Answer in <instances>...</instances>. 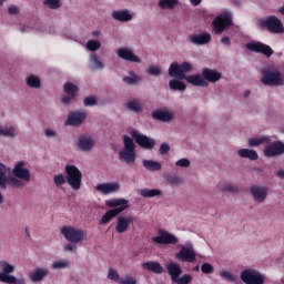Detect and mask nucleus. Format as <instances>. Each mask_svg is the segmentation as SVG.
Masks as SVG:
<instances>
[{
	"label": "nucleus",
	"instance_id": "nucleus-38",
	"mask_svg": "<svg viewBox=\"0 0 284 284\" xmlns=\"http://www.w3.org/2000/svg\"><path fill=\"white\" fill-rule=\"evenodd\" d=\"M142 163L150 172H159L162 168L159 162L152 160H143Z\"/></svg>",
	"mask_w": 284,
	"mask_h": 284
},
{
	"label": "nucleus",
	"instance_id": "nucleus-2",
	"mask_svg": "<svg viewBox=\"0 0 284 284\" xmlns=\"http://www.w3.org/2000/svg\"><path fill=\"white\" fill-rule=\"evenodd\" d=\"M0 283L7 284H26V278H17L14 275V265L7 261H0Z\"/></svg>",
	"mask_w": 284,
	"mask_h": 284
},
{
	"label": "nucleus",
	"instance_id": "nucleus-37",
	"mask_svg": "<svg viewBox=\"0 0 284 284\" xmlns=\"http://www.w3.org/2000/svg\"><path fill=\"white\" fill-rule=\"evenodd\" d=\"M6 174H8V169L0 163V187H6ZM1 203H3V195L0 193V205Z\"/></svg>",
	"mask_w": 284,
	"mask_h": 284
},
{
	"label": "nucleus",
	"instance_id": "nucleus-50",
	"mask_svg": "<svg viewBox=\"0 0 284 284\" xmlns=\"http://www.w3.org/2000/svg\"><path fill=\"white\" fill-rule=\"evenodd\" d=\"M165 180L168 181V183H171V185H179V183H181V178H179L178 175L169 174L165 176Z\"/></svg>",
	"mask_w": 284,
	"mask_h": 284
},
{
	"label": "nucleus",
	"instance_id": "nucleus-36",
	"mask_svg": "<svg viewBox=\"0 0 284 284\" xmlns=\"http://www.w3.org/2000/svg\"><path fill=\"white\" fill-rule=\"evenodd\" d=\"M169 88L170 90L180 92H185V90H187V85H185V82H182L180 80H171L169 82Z\"/></svg>",
	"mask_w": 284,
	"mask_h": 284
},
{
	"label": "nucleus",
	"instance_id": "nucleus-64",
	"mask_svg": "<svg viewBox=\"0 0 284 284\" xmlns=\"http://www.w3.org/2000/svg\"><path fill=\"white\" fill-rule=\"evenodd\" d=\"M221 44L222 45H232V41L230 40V37H223L222 39H221Z\"/></svg>",
	"mask_w": 284,
	"mask_h": 284
},
{
	"label": "nucleus",
	"instance_id": "nucleus-34",
	"mask_svg": "<svg viewBox=\"0 0 284 284\" xmlns=\"http://www.w3.org/2000/svg\"><path fill=\"white\" fill-rule=\"evenodd\" d=\"M163 192L159 189H142L140 190V195L143 199H154V196H161Z\"/></svg>",
	"mask_w": 284,
	"mask_h": 284
},
{
	"label": "nucleus",
	"instance_id": "nucleus-19",
	"mask_svg": "<svg viewBox=\"0 0 284 284\" xmlns=\"http://www.w3.org/2000/svg\"><path fill=\"white\" fill-rule=\"evenodd\" d=\"M87 116L88 115L85 114V112H73L69 114L65 121V125H72L73 128H79V125H81V123L85 121Z\"/></svg>",
	"mask_w": 284,
	"mask_h": 284
},
{
	"label": "nucleus",
	"instance_id": "nucleus-52",
	"mask_svg": "<svg viewBox=\"0 0 284 284\" xmlns=\"http://www.w3.org/2000/svg\"><path fill=\"white\" fill-rule=\"evenodd\" d=\"M148 72L152 75V77H160L161 75V67H154V65H150L148 68Z\"/></svg>",
	"mask_w": 284,
	"mask_h": 284
},
{
	"label": "nucleus",
	"instance_id": "nucleus-47",
	"mask_svg": "<svg viewBox=\"0 0 284 284\" xmlns=\"http://www.w3.org/2000/svg\"><path fill=\"white\" fill-rule=\"evenodd\" d=\"M173 283H176V284H190V283H192V275L184 274L182 277H178L176 281H174Z\"/></svg>",
	"mask_w": 284,
	"mask_h": 284
},
{
	"label": "nucleus",
	"instance_id": "nucleus-40",
	"mask_svg": "<svg viewBox=\"0 0 284 284\" xmlns=\"http://www.w3.org/2000/svg\"><path fill=\"white\" fill-rule=\"evenodd\" d=\"M126 109L131 112H135V114H139L143 109L141 108V102L139 100L134 99L126 102Z\"/></svg>",
	"mask_w": 284,
	"mask_h": 284
},
{
	"label": "nucleus",
	"instance_id": "nucleus-31",
	"mask_svg": "<svg viewBox=\"0 0 284 284\" xmlns=\"http://www.w3.org/2000/svg\"><path fill=\"white\" fill-rule=\"evenodd\" d=\"M239 156L242 159H250V161H258V153L250 149H240L237 151Z\"/></svg>",
	"mask_w": 284,
	"mask_h": 284
},
{
	"label": "nucleus",
	"instance_id": "nucleus-63",
	"mask_svg": "<svg viewBox=\"0 0 284 284\" xmlns=\"http://www.w3.org/2000/svg\"><path fill=\"white\" fill-rule=\"evenodd\" d=\"M9 14H17L19 12V7L12 4L8 8Z\"/></svg>",
	"mask_w": 284,
	"mask_h": 284
},
{
	"label": "nucleus",
	"instance_id": "nucleus-24",
	"mask_svg": "<svg viewBox=\"0 0 284 284\" xmlns=\"http://www.w3.org/2000/svg\"><path fill=\"white\" fill-rule=\"evenodd\" d=\"M95 190L101 194H112V192H119V183H100L95 186Z\"/></svg>",
	"mask_w": 284,
	"mask_h": 284
},
{
	"label": "nucleus",
	"instance_id": "nucleus-57",
	"mask_svg": "<svg viewBox=\"0 0 284 284\" xmlns=\"http://www.w3.org/2000/svg\"><path fill=\"white\" fill-rule=\"evenodd\" d=\"M123 81H124V83H128L129 85H134V83H139V81H141V79H139V77H136V75H133V78L124 77Z\"/></svg>",
	"mask_w": 284,
	"mask_h": 284
},
{
	"label": "nucleus",
	"instance_id": "nucleus-29",
	"mask_svg": "<svg viewBox=\"0 0 284 284\" xmlns=\"http://www.w3.org/2000/svg\"><path fill=\"white\" fill-rule=\"evenodd\" d=\"M48 274V268H36L34 272L30 274V278L32 283H40V281H43Z\"/></svg>",
	"mask_w": 284,
	"mask_h": 284
},
{
	"label": "nucleus",
	"instance_id": "nucleus-1",
	"mask_svg": "<svg viewBox=\"0 0 284 284\" xmlns=\"http://www.w3.org/2000/svg\"><path fill=\"white\" fill-rule=\"evenodd\" d=\"M123 143L124 149L120 151V161L132 165L136 161V144H134V140L129 135H123Z\"/></svg>",
	"mask_w": 284,
	"mask_h": 284
},
{
	"label": "nucleus",
	"instance_id": "nucleus-16",
	"mask_svg": "<svg viewBox=\"0 0 284 284\" xmlns=\"http://www.w3.org/2000/svg\"><path fill=\"white\" fill-rule=\"evenodd\" d=\"M124 210H128V206H120V207H115L106 211L100 220V225H108L110 221H112L113 219H116V216H119L121 212H124Z\"/></svg>",
	"mask_w": 284,
	"mask_h": 284
},
{
	"label": "nucleus",
	"instance_id": "nucleus-5",
	"mask_svg": "<svg viewBox=\"0 0 284 284\" xmlns=\"http://www.w3.org/2000/svg\"><path fill=\"white\" fill-rule=\"evenodd\" d=\"M212 26L215 34H223L225 30L234 26V22L232 21V11H223L220 16L215 17Z\"/></svg>",
	"mask_w": 284,
	"mask_h": 284
},
{
	"label": "nucleus",
	"instance_id": "nucleus-8",
	"mask_svg": "<svg viewBox=\"0 0 284 284\" xmlns=\"http://www.w3.org/2000/svg\"><path fill=\"white\" fill-rule=\"evenodd\" d=\"M175 258L183 263H194V261H196V251H194L192 243L186 244V246H182L180 252L175 254Z\"/></svg>",
	"mask_w": 284,
	"mask_h": 284
},
{
	"label": "nucleus",
	"instance_id": "nucleus-18",
	"mask_svg": "<svg viewBox=\"0 0 284 284\" xmlns=\"http://www.w3.org/2000/svg\"><path fill=\"white\" fill-rule=\"evenodd\" d=\"M118 57L130 63H141V58L136 57L134 52L128 48H120L118 50Z\"/></svg>",
	"mask_w": 284,
	"mask_h": 284
},
{
	"label": "nucleus",
	"instance_id": "nucleus-41",
	"mask_svg": "<svg viewBox=\"0 0 284 284\" xmlns=\"http://www.w3.org/2000/svg\"><path fill=\"white\" fill-rule=\"evenodd\" d=\"M27 85H29V88H36L39 89L41 88V79H39L37 75L31 74L27 78Z\"/></svg>",
	"mask_w": 284,
	"mask_h": 284
},
{
	"label": "nucleus",
	"instance_id": "nucleus-11",
	"mask_svg": "<svg viewBox=\"0 0 284 284\" xmlns=\"http://www.w3.org/2000/svg\"><path fill=\"white\" fill-rule=\"evenodd\" d=\"M152 241L158 245H176L179 243V239L174 234L165 231H160L159 236L152 237Z\"/></svg>",
	"mask_w": 284,
	"mask_h": 284
},
{
	"label": "nucleus",
	"instance_id": "nucleus-30",
	"mask_svg": "<svg viewBox=\"0 0 284 284\" xmlns=\"http://www.w3.org/2000/svg\"><path fill=\"white\" fill-rule=\"evenodd\" d=\"M169 75L173 77L174 79H179L180 81H183V79H186L187 77L181 72V67L179 63H172L170 65Z\"/></svg>",
	"mask_w": 284,
	"mask_h": 284
},
{
	"label": "nucleus",
	"instance_id": "nucleus-13",
	"mask_svg": "<svg viewBox=\"0 0 284 284\" xmlns=\"http://www.w3.org/2000/svg\"><path fill=\"white\" fill-rule=\"evenodd\" d=\"M134 223V216L120 215L116 219L115 232L116 234H125L130 230V225Z\"/></svg>",
	"mask_w": 284,
	"mask_h": 284
},
{
	"label": "nucleus",
	"instance_id": "nucleus-54",
	"mask_svg": "<svg viewBox=\"0 0 284 284\" xmlns=\"http://www.w3.org/2000/svg\"><path fill=\"white\" fill-rule=\"evenodd\" d=\"M220 276L225 281H230V283H234L236 281V278H234V275H232V273H230L229 271H222L220 273Z\"/></svg>",
	"mask_w": 284,
	"mask_h": 284
},
{
	"label": "nucleus",
	"instance_id": "nucleus-48",
	"mask_svg": "<svg viewBox=\"0 0 284 284\" xmlns=\"http://www.w3.org/2000/svg\"><path fill=\"white\" fill-rule=\"evenodd\" d=\"M83 103L85 108H92L97 105V98L94 95L87 97L84 98Z\"/></svg>",
	"mask_w": 284,
	"mask_h": 284
},
{
	"label": "nucleus",
	"instance_id": "nucleus-3",
	"mask_svg": "<svg viewBox=\"0 0 284 284\" xmlns=\"http://www.w3.org/2000/svg\"><path fill=\"white\" fill-rule=\"evenodd\" d=\"M263 85H284V79L281 75V71L276 68H263L261 69Z\"/></svg>",
	"mask_w": 284,
	"mask_h": 284
},
{
	"label": "nucleus",
	"instance_id": "nucleus-56",
	"mask_svg": "<svg viewBox=\"0 0 284 284\" xmlns=\"http://www.w3.org/2000/svg\"><path fill=\"white\" fill-rule=\"evenodd\" d=\"M201 270L203 274H212V272H214V266L210 263H203Z\"/></svg>",
	"mask_w": 284,
	"mask_h": 284
},
{
	"label": "nucleus",
	"instance_id": "nucleus-14",
	"mask_svg": "<svg viewBox=\"0 0 284 284\" xmlns=\"http://www.w3.org/2000/svg\"><path fill=\"white\" fill-rule=\"evenodd\" d=\"M246 48L251 52H257L260 54H264V57H272L274 54V50H272V47L263 43V42H250L246 44Z\"/></svg>",
	"mask_w": 284,
	"mask_h": 284
},
{
	"label": "nucleus",
	"instance_id": "nucleus-62",
	"mask_svg": "<svg viewBox=\"0 0 284 284\" xmlns=\"http://www.w3.org/2000/svg\"><path fill=\"white\" fill-rule=\"evenodd\" d=\"M74 99H77L74 95H67L62 98V103H64V105H68L69 103H72Z\"/></svg>",
	"mask_w": 284,
	"mask_h": 284
},
{
	"label": "nucleus",
	"instance_id": "nucleus-9",
	"mask_svg": "<svg viewBox=\"0 0 284 284\" xmlns=\"http://www.w3.org/2000/svg\"><path fill=\"white\" fill-rule=\"evenodd\" d=\"M131 136L134 139L135 143H138L140 148H143V150H153L154 145H156V141H154V139L138 133L136 131H133L131 133Z\"/></svg>",
	"mask_w": 284,
	"mask_h": 284
},
{
	"label": "nucleus",
	"instance_id": "nucleus-49",
	"mask_svg": "<svg viewBox=\"0 0 284 284\" xmlns=\"http://www.w3.org/2000/svg\"><path fill=\"white\" fill-rule=\"evenodd\" d=\"M108 278H110V281H115V283L121 281V277H119V272H116L114 268H109Z\"/></svg>",
	"mask_w": 284,
	"mask_h": 284
},
{
	"label": "nucleus",
	"instance_id": "nucleus-21",
	"mask_svg": "<svg viewBox=\"0 0 284 284\" xmlns=\"http://www.w3.org/2000/svg\"><path fill=\"white\" fill-rule=\"evenodd\" d=\"M202 77L205 81H209V83H216V81H221V72L210 69V68H204L202 71Z\"/></svg>",
	"mask_w": 284,
	"mask_h": 284
},
{
	"label": "nucleus",
	"instance_id": "nucleus-51",
	"mask_svg": "<svg viewBox=\"0 0 284 284\" xmlns=\"http://www.w3.org/2000/svg\"><path fill=\"white\" fill-rule=\"evenodd\" d=\"M91 61L98 70H103L104 65H103V62H101V60H99V55L92 54Z\"/></svg>",
	"mask_w": 284,
	"mask_h": 284
},
{
	"label": "nucleus",
	"instance_id": "nucleus-58",
	"mask_svg": "<svg viewBox=\"0 0 284 284\" xmlns=\"http://www.w3.org/2000/svg\"><path fill=\"white\" fill-rule=\"evenodd\" d=\"M175 165L178 168H190V160L186 158L180 159L175 162Z\"/></svg>",
	"mask_w": 284,
	"mask_h": 284
},
{
	"label": "nucleus",
	"instance_id": "nucleus-26",
	"mask_svg": "<svg viewBox=\"0 0 284 284\" xmlns=\"http://www.w3.org/2000/svg\"><path fill=\"white\" fill-rule=\"evenodd\" d=\"M185 81L197 88H207V81L201 74L186 75Z\"/></svg>",
	"mask_w": 284,
	"mask_h": 284
},
{
	"label": "nucleus",
	"instance_id": "nucleus-59",
	"mask_svg": "<svg viewBox=\"0 0 284 284\" xmlns=\"http://www.w3.org/2000/svg\"><path fill=\"white\" fill-rule=\"evenodd\" d=\"M63 267H68V262L65 261H58L52 263V268L53 270H61Z\"/></svg>",
	"mask_w": 284,
	"mask_h": 284
},
{
	"label": "nucleus",
	"instance_id": "nucleus-53",
	"mask_svg": "<svg viewBox=\"0 0 284 284\" xmlns=\"http://www.w3.org/2000/svg\"><path fill=\"white\" fill-rule=\"evenodd\" d=\"M222 192H231L232 194H236V192H241L239 186L226 184L224 187L221 189Z\"/></svg>",
	"mask_w": 284,
	"mask_h": 284
},
{
	"label": "nucleus",
	"instance_id": "nucleus-35",
	"mask_svg": "<svg viewBox=\"0 0 284 284\" xmlns=\"http://www.w3.org/2000/svg\"><path fill=\"white\" fill-rule=\"evenodd\" d=\"M158 6L160 10H174L179 6V0H160Z\"/></svg>",
	"mask_w": 284,
	"mask_h": 284
},
{
	"label": "nucleus",
	"instance_id": "nucleus-4",
	"mask_svg": "<svg viewBox=\"0 0 284 284\" xmlns=\"http://www.w3.org/2000/svg\"><path fill=\"white\" fill-rule=\"evenodd\" d=\"M64 172L68 185H70L72 190H81V181H83V173H81V170H79L74 164H68L64 168Z\"/></svg>",
	"mask_w": 284,
	"mask_h": 284
},
{
	"label": "nucleus",
	"instance_id": "nucleus-27",
	"mask_svg": "<svg viewBox=\"0 0 284 284\" xmlns=\"http://www.w3.org/2000/svg\"><path fill=\"white\" fill-rule=\"evenodd\" d=\"M142 267L143 270H148V272H153V274H163L165 272V268L159 262H144Z\"/></svg>",
	"mask_w": 284,
	"mask_h": 284
},
{
	"label": "nucleus",
	"instance_id": "nucleus-43",
	"mask_svg": "<svg viewBox=\"0 0 284 284\" xmlns=\"http://www.w3.org/2000/svg\"><path fill=\"white\" fill-rule=\"evenodd\" d=\"M6 183H8V185H10L11 187H18L21 189L23 187V182L21 181V179L14 176V178H6Z\"/></svg>",
	"mask_w": 284,
	"mask_h": 284
},
{
	"label": "nucleus",
	"instance_id": "nucleus-10",
	"mask_svg": "<svg viewBox=\"0 0 284 284\" xmlns=\"http://www.w3.org/2000/svg\"><path fill=\"white\" fill-rule=\"evenodd\" d=\"M241 280L246 284H263L265 278L256 271L244 270L241 272Z\"/></svg>",
	"mask_w": 284,
	"mask_h": 284
},
{
	"label": "nucleus",
	"instance_id": "nucleus-23",
	"mask_svg": "<svg viewBox=\"0 0 284 284\" xmlns=\"http://www.w3.org/2000/svg\"><path fill=\"white\" fill-rule=\"evenodd\" d=\"M152 116L155 121H161L162 123H170L172 119H174V115L170 113L169 111H163L161 109L154 110L152 112Z\"/></svg>",
	"mask_w": 284,
	"mask_h": 284
},
{
	"label": "nucleus",
	"instance_id": "nucleus-15",
	"mask_svg": "<svg viewBox=\"0 0 284 284\" xmlns=\"http://www.w3.org/2000/svg\"><path fill=\"white\" fill-rule=\"evenodd\" d=\"M26 162L23 161H19L12 171L13 176H16V179H20V181H30V171L28 169L24 168Z\"/></svg>",
	"mask_w": 284,
	"mask_h": 284
},
{
	"label": "nucleus",
	"instance_id": "nucleus-46",
	"mask_svg": "<svg viewBox=\"0 0 284 284\" xmlns=\"http://www.w3.org/2000/svg\"><path fill=\"white\" fill-rule=\"evenodd\" d=\"M67 181L68 180H65V176H63V174H61V173L53 176V182L57 187H61V185H65Z\"/></svg>",
	"mask_w": 284,
	"mask_h": 284
},
{
	"label": "nucleus",
	"instance_id": "nucleus-17",
	"mask_svg": "<svg viewBox=\"0 0 284 284\" xmlns=\"http://www.w3.org/2000/svg\"><path fill=\"white\" fill-rule=\"evenodd\" d=\"M267 186H251V194L256 203H263L267 199Z\"/></svg>",
	"mask_w": 284,
	"mask_h": 284
},
{
	"label": "nucleus",
	"instance_id": "nucleus-42",
	"mask_svg": "<svg viewBox=\"0 0 284 284\" xmlns=\"http://www.w3.org/2000/svg\"><path fill=\"white\" fill-rule=\"evenodd\" d=\"M0 136H8L9 139H14L17 136V129L14 126H10L8 129H0Z\"/></svg>",
	"mask_w": 284,
	"mask_h": 284
},
{
	"label": "nucleus",
	"instance_id": "nucleus-28",
	"mask_svg": "<svg viewBox=\"0 0 284 284\" xmlns=\"http://www.w3.org/2000/svg\"><path fill=\"white\" fill-rule=\"evenodd\" d=\"M78 146L82 152H90L94 148V140L91 138L80 136L78 140Z\"/></svg>",
	"mask_w": 284,
	"mask_h": 284
},
{
	"label": "nucleus",
	"instance_id": "nucleus-45",
	"mask_svg": "<svg viewBox=\"0 0 284 284\" xmlns=\"http://www.w3.org/2000/svg\"><path fill=\"white\" fill-rule=\"evenodd\" d=\"M44 6H49L50 10H59L61 8V0H44Z\"/></svg>",
	"mask_w": 284,
	"mask_h": 284
},
{
	"label": "nucleus",
	"instance_id": "nucleus-25",
	"mask_svg": "<svg viewBox=\"0 0 284 284\" xmlns=\"http://www.w3.org/2000/svg\"><path fill=\"white\" fill-rule=\"evenodd\" d=\"M112 19L115 21H120L121 23H128V21H132V14L129 10H114L111 13Z\"/></svg>",
	"mask_w": 284,
	"mask_h": 284
},
{
	"label": "nucleus",
	"instance_id": "nucleus-55",
	"mask_svg": "<svg viewBox=\"0 0 284 284\" xmlns=\"http://www.w3.org/2000/svg\"><path fill=\"white\" fill-rule=\"evenodd\" d=\"M180 71L182 74H187V72H192V63L190 62H183L180 64Z\"/></svg>",
	"mask_w": 284,
	"mask_h": 284
},
{
	"label": "nucleus",
	"instance_id": "nucleus-33",
	"mask_svg": "<svg viewBox=\"0 0 284 284\" xmlns=\"http://www.w3.org/2000/svg\"><path fill=\"white\" fill-rule=\"evenodd\" d=\"M106 207H128V200L125 199H111L105 201Z\"/></svg>",
	"mask_w": 284,
	"mask_h": 284
},
{
	"label": "nucleus",
	"instance_id": "nucleus-22",
	"mask_svg": "<svg viewBox=\"0 0 284 284\" xmlns=\"http://www.w3.org/2000/svg\"><path fill=\"white\" fill-rule=\"evenodd\" d=\"M168 273L171 277L172 283L181 277V274H183V268H181V265L178 263L171 262L166 265Z\"/></svg>",
	"mask_w": 284,
	"mask_h": 284
},
{
	"label": "nucleus",
	"instance_id": "nucleus-6",
	"mask_svg": "<svg viewBox=\"0 0 284 284\" xmlns=\"http://www.w3.org/2000/svg\"><path fill=\"white\" fill-rule=\"evenodd\" d=\"M258 26L262 30H267L270 34H284L283 22L276 16H268L264 20H260Z\"/></svg>",
	"mask_w": 284,
	"mask_h": 284
},
{
	"label": "nucleus",
	"instance_id": "nucleus-44",
	"mask_svg": "<svg viewBox=\"0 0 284 284\" xmlns=\"http://www.w3.org/2000/svg\"><path fill=\"white\" fill-rule=\"evenodd\" d=\"M87 48L90 50V52H97L101 48V42L98 40H89L87 42Z\"/></svg>",
	"mask_w": 284,
	"mask_h": 284
},
{
	"label": "nucleus",
	"instance_id": "nucleus-39",
	"mask_svg": "<svg viewBox=\"0 0 284 284\" xmlns=\"http://www.w3.org/2000/svg\"><path fill=\"white\" fill-rule=\"evenodd\" d=\"M64 92L70 97H79V87L74 85L72 82H67L64 84Z\"/></svg>",
	"mask_w": 284,
	"mask_h": 284
},
{
	"label": "nucleus",
	"instance_id": "nucleus-7",
	"mask_svg": "<svg viewBox=\"0 0 284 284\" xmlns=\"http://www.w3.org/2000/svg\"><path fill=\"white\" fill-rule=\"evenodd\" d=\"M61 234L69 243H81V241L88 239V233L83 229H77L70 225L62 226Z\"/></svg>",
	"mask_w": 284,
	"mask_h": 284
},
{
	"label": "nucleus",
	"instance_id": "nucleus-60",
	"mask_svg": "<svg viewBox=\"0 0 284 284\" xmlns=\"http://www.w3.org/2000/svg\"><path fill=\"white\" fill-rule=\"evenodd\" d=\"M160 154L164 155L168 154V152H170V144L168 143H162L159 150Z\"/></svg>",
	"mask_w": 284,
	"mask_h": 284
},
{
	"label": "nucleus",
	"instance_id": "nucleus-61",
	"mask_svg": "<svg viewBox=\"0 0 284 284\" xmlns=\"http://www.w3.org/2000/svg\"><path fill=\"white\" fill-rule=\"evenodd\" d=\"M119 284H136V278L133 277H126L124 280H120Z\"/></svg>",
	"mask_w": 284,
	"mask_h": 284
},
{
	"label": "nucleus",
	"instance_id": "nucleus-12",
	"mask_svg": "<svg viewBox=\"0 0 284 284\" xmlns=\"http://www.w3.org/2000/svg\"><path fill=\"white\" fill-rule=\"evenodd\" d=\"M284 154V143L282 141H275L264 148V156L273 159L274 156H281Z\"/></svg>",
	"mask_w": 284,
	"mask_h": 284
},
{
	"label": "nucleus",
	"instance_id": "nucleus-20",
	"mask_svg": "<svg viewBox=\"0 0 284 284\" xmlns=\"http://www.w3.org/2000/svg\"><path fill=\"white\" fill-rule=\"evenodd\" d=\"M189 41L194 45H205L212 41V36L210 33L191 34Z\"/></svg>",
	"mask_w": 284,
	"mask_h": 284
},
{
	"label": "nucleus",
	"instance_id": "nucleus-32",
	"mask_svg": "<svg viewBox=\"0 0 284 284\" xmlns=\"http://www.w3.org/2000/svg\"><path fill=\"white\" fill-rule=\"evenodd\" d=\"M262 143H266V144L272 143V136L262 135L260 138H252L248 140L250 148H256V145H262Z\"/></svg>",
	"mask_w": 284,
	"mask_h": 284
}]
</instances>
